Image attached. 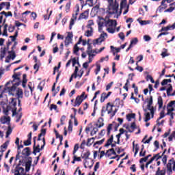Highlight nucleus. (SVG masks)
<instances>
[{"instance_id": "obj_1", "label": "nucleus", "mask_w": 175, "mask_h": 175, "mask_svg": "<svg viewBox=\"0 0 175 175\" xmlns=\"http://www.w3.org/2000/svg\"><path fill=\"white\" fill-rule=\"evenodd\" d=\"M20 82H15L13 81H9L5 83V88L8 90L9 94L14 96V93L16 92V90H17V87L20 85Z\"/></svg>"}, {"instance_id": "obj_2", "label": "nucleus", "mask_w": 175, "mask_h": 175, "mask_svg": "<svg viewBox=\"0 0 175 175\" xmlns=\"http://www.w3.org/2000/svg\"><path fill=\"white\" fill-rule=\"evenodd\" d=\"M108 2V13L109 14H116L118 12V2L117 0H107Z\"/></svg>"}, {"instance_id": "obj_3", "label": "nucleus", "mask_w": 175, "mask_h": 175, "mask_svg": "<svg viewBox=\"0 0 175 175\" xmlns=\"http://www.w3.org/2000/svg\"><path fill=\"white\" fill-rule=\"evenodd\" d=\"M113 107H114V105L111 104V103H107L106 107L103 106L101 109V117L105 116L104 113L107 111L108 114H112L113 113Z\"/></svg>"}, {"instance_id": "obj_4", "label": "nucleus", "mask_w": 175, "mask_h": 175, "mask_svg": "<svg viewBox=\"0 0 175 175\" xmlns=\"http://www.w3.org/2000/svg\"><path fill=\"white\" fill-rule=\"evenodd\" d=\"M152 96H150L148 102L147 109L148 110L150 111L151 118H154V114H155V110L154 109V107H152Z\"/></svg>"}, {"instance_id": "obj_5", "label": "nucleus", "mask_w": 175, "mask_h": 175, "mask_svg": "<svg viewBox=\"0 0 175 175\" xmlns=\"http://www.w3.org/2000/svg\"><path fill=\"white\" fill-rule=\"evenodd\" d=\"M21 166V160L19 161V163L16 166L14 175H24V167Z\"/></svg>"}, {"instance_id": "obj_6", "label": "nucleus", "mask_w": 175, "mask_h": 175, "mask_svg": "<svg viewBox=\"0 0 175 175\" xmlns=\"http://www.w3.org/2000/svg\"><path fill=\"white\" fill-rule=\"evenodd\" d=\"M105 36H107V33H101L100 38L93 40V45L96 46V44H100L102 42H105Z\"/></svg>"}, {"instance_id": "obj_7", "label": "nucleus", "mask_w": 175, "mask_h": 175, "mask_svg": "<svg viewBox=\"0 0 175 175\" xmlns=\"http://www.w3.org/2000/svg\"><path fill=\"white\" fill-rule=\"evenodd\" d=\"M87 98H88V95H85L83 98H81L80 97H79V96H77L73 104V107H76L80 106V105L83 103V100H84L85 99H87Z\"/></svg>"}, {"instance_id": "obj_8", "label": "nucleus", "mask_w": 175, "mask_h": 175, "mask_svg": "<svg viewBox=\"0 0 175 175\" xmlns=\"http://www.w3.org/2000/svg\"><path fill=\"white\" fill-rule=\"evenodd\" d=\"M174 164V159H171L169 160L166 167H167V172L168 174H172L173 173V170H172V165Z\"/></svg>"}, {"instance_id": "obj_9", "label": "nucleus", "mask_w": 175, "mask_h": 175, "mask_svg": "<svg viewBox=\"0 0 175 175\" xmlns=\"http://www.w3.org/2000/svg\"><path fill=\"white\" fill-rule=\"evenodd\" d=\"M98 25V31L100 32L102 31V28L105 24H106V20L101 16H98V21H97Z\"/></svg>"}, {"instance_id": "obj_10", "label": "nucleus", "mask_w": 175, "mask_h": 175, "mask_svg": "<svg viewBox=\"0 0 175 175\" xmlns=\"http://www.w3.org/2000/svg\"><path fill=\"white\" fill-rule=\"evenodd\" d=\"M86 53L89 55V57H94V56H95V55H94V53H97L96 51L92 50V46L91 45V44H88Z\"/></svg>"}, {"instance_id": "obj_11", "label": "nucleus", "mask_w": 175, "mask_h": 175, "mask_svg": "<svg viewBox=\"0 0 175 175\" xmlns=\"http://www.w3.org/2000/svg\"><path fill=\"white\" fill-rule=\"evenodd\" d=\"M89 13H90V10H85L84 12H82L80 14L78 20H85L87 18H88V16H89Z\"/></svg>"}, {"instance_id": "obj_12", "label": "nucleus", "mask_w": 175, "mask_h": 175, "mask_svg": "<svg viewBox=\"0 0 175 175\" xmlns=\"http://www.w3.org/2000/svg\"><path fill=\"white\" fill-rule=\"evenodd\" d=\"M19 76H21V72H17V73H14L12 75V81H15L16 83H19L21 84V79L19 78Z\"/></svg>"}, {"instance_id": "obj_13", "label": "nucleus", "mask_w": 175, "mask_h": 175, "mask_svg": "<svg viewBox=\"0 0 175 175\" xmlns=\"http://www.w3.org/2000/svg\"><path fill=\"white\" fill-rule=\"evenodd\" d=\"M32 165V157H28V161L25 163V172L31 170V165Z\"/></svg>"}, {"instance_id": "obj_14", "label": "nucleus", "mask_w": 175, "mask_h": 175, "mask_svg": "<svg viewBox=\"0 0 175 175\" xmlns=\"http://www.w3.org/2000/svg\"><path fill=\"white\" fill-rule=\"evenodd\" d=\"M27 137V140L24 141V146H31L32 144V132L28 134Z\"/></svg>"}, {"instance_id": "obj_15", "label": "nucleus", "mask_w": 175, "mask_h": 175, "mask_svg": "<svg viewBox=\"0 0 175 175\" xmlns=\"http://www.w3.org/2000/svg\"><path fill=\"white\" fill-rule=\"evenodd\" d=\"M98 3V0H86L85 3L84 5H82V6H85L86 5H88L90 8H92L94 5H96Z\"/></svg>"}, {"instance_id": "obj_16", "label": "nucleus", "mask_w": 175, "mask_h": 175, "mask_svg": "<svg viewBox=\"0 0 175 175\" xmlns=\"http://www.w3.org/2000/svg\"><path fill=\"white\" fill-rule=\"evenodd\" d=\"M113 25H117V21L109 19L108 21H105V26L106 27H113Z\"/></svg>"}, {"instance_id": "obj_17", "label": "nucleus", "mask_w": 175, "mask_h": 175, "mask_svg": "<svg viewBox=\"0 0 175 175\" xmlns=\"http://www.w3.org/2000/svg\"><path fill=\"white\" fill-rule=\"evenodd\" d=\"M148 110V109H144V111L145 112L144 116V121L145 122H148V121H150V120H151V117H150V112H148L147 111Z\"/></svg>"}, {"instance_id": "obj_18", "label": "nucleus", "mask_w": 175, "mask_h": 175, "mask_svg": "<svg viewBox=\"0 0 175 175\" xmlns=\"http://www.w3.org/2000/svg\"><path fill=\"white\" fill-rule=\"evenodd\" d=\"M10 105L11 109H17V98H11V101L10 102Z\"/></svg>"}, {"instance_id": "obj_19", "label": "nucleus", "mask_w": 175, "mask_h": 175, "mask_svg": "<svg viewBox=\"0 0 175 175\" xmlns=\"http://www.w3.org/2000/svg\"><path fill=\"white\" fill-rule=\"evenodd\" d=\"M170 29H175V22L173 23V25L163 27V31H164V32H167V31H170Z\"/></svg>"}, {"instance_id": "obj_20", "label": "nucleus", "mask_w": 175, "mask_h": 175, "mask_svg": "<svg viewBox=\"0 0 175 175\" xmlns=\"http://www.w3.org/2000/svg\"><path fill=\"white\" fill-rule=\"evenodd\" d=\"M37 152H40V145L38 144L36 146V144H33V154H34V155H36Z\"/></svg>"}, {"instance_id": "obj_21", "label": "nucleus", "mask_w": 175, "mask_h": 175, "mask_svg": "<svg viewBox=\"0 0 175 175\" xmlns=\"http://www.w3.org/2000/svg\"><path fill=\"white\" fill-rule=\"evenodd\" d=\"M23 155H25L26 157H29L31 155V148L27 147L23 149L22 151Z\"/></svg>"}, {"instance_id": "obj_22", "label": "nucleus", "mask_w": 175, "mask_h": 175, "mask_svg": "<svg viewBox=\"0 0 175 175\" xmlns=\"http://www.w3.org/2000/svg\"><path fill=\"white\" fill-rule=\"evenodd\" d=\"M139 144H137L135 145V141H134L133 142V151H135L134 157H136V155H137V152H139Z\"/></svg>"}, {"instance_id": "obj_23", "label": "nucleus", "mask_w": 175, "mask_h": 175, "mask_svg": "<svg viewBox=\"0 0 175 175\" xmlns=\"http://www.w3.org/2000/svg\"><path fill=\"white\" fill-rule=\"evenodd\" d=\"M23 89L18 88L17 90H16L17 97L15 98V99H20V98L23 99Z\"/></svg>"}, {"instance_id": "obj_24", "label": "nucleus", "mask_w": 175, "mask_h": 175, "mask_svg": "<svg viewBox=\"0 0 175 175\" xmlns=\"http://www.w3.org/2000/svg\"><path fill=\"white\" fill-rule=\"evenodd\" d=\"M155 175H166V169L161 170V167L157 168Z\"/></svg>"}, {"instance_id": "obj_25", "label": "nucleus", "mask_w": 175, "mask_h": 175, "mask_svg": "<svg viewBox=\"0 0 175 175\" xmlns=\"http://www.w3.org/2000/svg\"><path fill=\"white\" fill-rule=\"evenodd\" d=\"M103 118H99L98 120L97 123L95 124L97 128H102L103 125H105V123L103 122Z\"/></svg>"}, {"instance_id": "obj_26", "label": "nucleus", "mask_w": 175, "mask_h": 175, "mask_svg": "<svg viewBox=\"0 0 175 175\" xmlns=\"http://www.w3.org/2000/svg\"><path fill=\"white\" fill-rule=\"evenodd\" d=\"M27 83H28V79H27V74L23 75V81H22V86L23 88L27 87Z\"/></svg>"}, {"instance_id": "obj_27", "label": "nucleus", "mask_w": 175, "mask_h": 175, "mask_svg": "<svg viewBox=\"0 0 175 175\" xmlns=\"http://www.w3.org/2000/svg\"><path fill=\"white\" fill-rule=\"evenodd\" d=\"M114 140V136L111 135L109 137V139H107V143L105 144L104 147H109Z\"/></svg>"}, {"instance_id": "obj_28", "label": "nucleus", "mask_w": 175, "mask_h": 175, "mask_svg": "<svg viewBox=\"0 0 175 175\" xmlns=\"http://www.w3.org/2000/svg\"><path fill=\"white\" fill-rule=\"evenodd\" d=\"M157 104L159 105V109H162L163 107V98L162 96H159L157 98Z\"/></svg>"}, {"instance_id": "obj_29", "label": "nucleus", "mask_w": 175, "mask_h": 175, "mask_svg": "<svg viewBox=\"0 0 175 175\" xmlns=\"http://www.w3.org/2000/svg\"><path fill=\"white\" fill-rule=\"evenodd\" d=\"M8 54V59H14L16 58V52H14V51H9Z\"/></svg>"}, {"instance_id": "obj_30", "label": "nucleus", "mask_w": 175, "mask_h": 175, "mask_svg": "<svg viewBox=\"0 0 175 175\" xmlns=\"http://www.w3.org/2000/svg\"><path fill=\"white\" fill-rule=\"evenodd\" d=\"M161 158H162L161 153H157L156 154H154V156L150 159V160H152V162H154V161H158V159H161Z\"/></svg>"}, {"instance_id": "obj_31", "label": "nucleus", "mask_w": 175, "mask_h": 175, "mask_svg": "<svg viewBox=\"0 0 175 175\" xmlns=\"http://www.w3.org/2000/svg\"><path fill=\"white\" fill-rule=\"evenodd\" d=\"M108 96H107V94H106V92H103L101 94V96H100V101L101 103H103V102H105V100H106V99H107Z\"/></svg>"}, {"instance_id": "obj_32", "label": "nucleus", "mask_w": 175, "mask_h": 175, "mask_svg": "<svg viewBox=\"0 0 175 175\" xmlns=\"http://www.w3.org/2000/svg\"><path fill=\"white\" fill-rule=\"evenodd\" d=\"M90 155H91V152H90V150H88L87 152L83 154L81 157L83 159H85V161H87V159L90 158Z\"/></svg>"}, {"instance_id": "obj_33", "label": "nucleus", "mask_w": 175, "mask_h": 175, "mask_svg": "<svg viewBox=\"0 0 175 175\" xmlns=\"http://www.w3.org/2000/svg\"><path fill=\"white\" fill-rule=\"evenodd\" d=\"M72 5V1L70 0L68 1V3H66L65 9H66V13H69L70 11V6Z\"/></svg>"}, {"instance_id": "obj_34", "label": "nucleus", "mask_w": 175, "mask_h": 175, "mask_svg": "<svg viewBox=\"0 0 175 175\" xmlns=\"http://www.w3.org/2000/svg\"><path fill=\"white\" fill-rule=\"evenodd\" d=\"M94 166V161H91V165L88 164V161L87 160L84 162V167L85 169H87L88 167L89 169H91Z\"/></svg>"}, {"instance_id": "obj_35", "label": "nucleus", "mask_w": 175, "mask_h": 175, "mask_svg": "<svg viewBox=\"0 0 175 175\" xmlns=\"http://www.w3.org/2000/svg\"><path fill=\"white\" fill-rule=\"evenodd\" d=\"M163 51L161 54L162 58H165V57H169V55H170V53L167 52V49L163 48Z\"/></svg>"}, {"instance_id": "obj_36", "label": "nucleus", "mask_w": 175, "mask_h": 175, "mask_svg": "<svg viewBox=\"0 0 175 175\" xmlns=\"http://www.w3.org/2000/svg\"><path fill=\"white\" fill-rule=\"evenodd\" d=\"M167 8V5L166 4V0H162L161 5L159 7L160 10H165Z\"/></svg>"}, {"instance_id": "obj_37", "label": "nucleus", "mask_w": 175, "mask_h": 175, "mask_svg": "<svg viewBox=\"0 0 175 175\" xmlns=\"http://www.w3.org/2000/svg\"><path fill=\"white\" fill-rule=\"evenodd\" d=\"M12 109V107L7 105L6 108H3V111L5 114V116H9V111Z\"/></svg>"}, {"instance_id": "obj_38", "label": "nucleus", "mask_w": 175, "mask_h": 175, "mask_svg": "<svg viewBox=\"0 0 175 175\" xmlns=\"http://www.w3.org/2000/svg\"><path fill=\"white\" fill-rule=\"evenodd\" d=\"M1 124H6V122H10V117L4 116L3 118H1Z\"/></svg>"}, {"instance_id": "obj_39", "label": "nucleus", "mask_w": 175, "mask_h": 175, "mask_svg": "<svg viewBox=\"0 0 175 175\" xmlns=\"http://www.w3.org/2000/svg\"><path fill=\"white\" fill-rule=\"evenodd\" d=\"M126 120L128 121H131L132 118H135L136 117V114L135 113H129L126 116Z\"/></svg>"}, {"instance_id": "obj_40", "label": "nucleus", "mask_w": 175, "mask_h": 175, "mask_svg": "<svg viewBox=\"0 0 175 175\" xmlns=\"http://www.w3.org/2000/svg\"><path fill=\"white\" fill-rule=\"evenodd\" d=\"M92 32H94V30L92 27H90V30H87L85 33V36H87V38H90V36H92Z\"/></svg>"}, {"instance_id": "obj_41", "label": "nucleus", "mask_w": 175, "mask_h": 175, "mask_svg": "<svg viewBox=\"0 0 175 175\" xmlns=\"http://www.w3.org/2000/svg\"><path fill=\"white\" fill-rule=\"evenodd\" d=\"M169 88H167V96H172V94H170V92H172V91H173V86L172 85V84H169Z\"/></svg>"}, {"instance_id": "obj_42", "label": "nucleus", "mask_w": 175, "mask_h": 175, "mask_svg": "<svg viewBox=\"0 0 175 175\" xmlns=\"http://www.w3.org/2000/svg\"><path fill=\"white\" fill-rule=\"evenodd\" d=\"M1 58H5V55L6 54V47L1 48Z\"/></svg>"}, {"instance_id": "obj_43", "label": "nucleus", "mask_w": 175, "mask_h": 175, "mask_svg": "<svg viewBox=\"0 0 175 175\" xmlns=\"http://www.w3.org/2000/svg\"><path fill=\"white\" fill-rule=\"evenodd\" d=\"M138 42H139V40L137 39V38H135L131 40L130 45L133 46L137 44Z\"/></svg>"}, {"instance_id": "obj_44", "label": "nucleus", "mask_w": 175, "mask_h": 175, "mask_svg": "<svg viewBox=\"0 0 175 175\" xmlns=\"http://www.w3.org/2000/svg\"><path fill=\"white\" fill-rule=\"evenodd\" d=\"M146 151L144 150V145H142V148H141V151L139 152V157H146Z\"/></svg>"}, {"instance_id": "obj_45", "label": "nucleus", "mask_w": 175, "mask_h": 175, "mask_svg": "<svg viewBox=\"0 0 175 175\" xmlns=\"http://www.w3.org/2000/svg\"><path fill=\"white\" fill-rule=\"evenodd\" d=\"M98 128L99 127L96 126L93 128L92 131L90 133L91 136H94V135H96V133L99 131Z\"/></svg>"}, {"instance_id": "obj_46", "label": "nucleus", "mask_w": 175, "mask_h": 175, "mask_svg": "<svg viewBox=\"0 0 175 175\" xmlns=\"http://www.w3.org/2000/svg\"><path fill=\"white\" fill-rule=\"evenodd\" d=\"M126 8V0H122L120 2V9H124Z\"/></svg>"}, {"instance_id": "obj_47", "label": "nucleus", "mask_w": 175, "mask_h": 175, "mask_svg": "<svg viewBox=\"0 0 175 175\" xmlns=\"http://www.w3.org/2000/svg\"><path fill=\"white\" fill-rule=\"evenodd\" d=\"M70 42H72V39L68 38L67 37H66V40L64 41L66 47H68V46H69V44H70Z\"/></svg>"}, {"instance_id": "obj_48", "label": "nucleus", "mask_w": 175, "mask_h": 175, "mask_svg": "<svg viewBox=\"0 0 175 175\" xmlns=\"http://www.w3.org/2000/svg\"><path fill=\"white\" fill-rule=\"evenodd\" d=\"M173 139H175V131H173L168 137L169 142H173Z\"/></svg>"}, {"instance_id": "obj_49", "label": "nucleus", "mask_w": 175, "mask_h": 175, "mask_svg": "<svg viewBox=\"0 0 175 175\" xmlns=\"http://www.w3.org/2000/svg\"><path fill=\"white\" fill-rule=\"evenodd\" d=\"M165 111L163 110L160 112V116L157 118L158 121H161L162 118H165Z\"/></svg>"}, {"instance_id": "obj_50", "label": "nucleus", "mask_w": 175, "mask_h": 175, "mask_svg": "<svg viewBox=\"0 0 175 175\" xmlns=\"http://www.w3.org/2000/svg\"><path fill=\"white\" fill-rule=\"evenodd\" d=\"M148 80H150L151 83H155L154 78H152V77L150 75H148L146 76V81H148Z\"/></svg>"}, {"instance_id": "obj_51", "label": "nucleus", "mask_w": 175, "mask_h": 175, "mask_svg": "<svg viewBox=\"0 0 175 175\" xmlns=\"http://www.w3.org/2000/svg\"><path fill=\"white\" fill-rule=\"evenodd\" d=\"M78 44H76L75 46H74V50H73V53L75 54H77V53H79V50H80V48H79V46H77Z\"/></svg>"}, {"instance_id": "obj_52", "label": "nucleus", "mask_w": 175, "mask_h": 175, "mask_svg": "<svg viewBox=\"0 0 175 175\" xmlns=\"http://www.w3.org/2000/svg\"><path fill=\"white\" fill-rule=\"evenodd\" d=\"M16 29V27L13 26L12 25H10L9 27H8V31L12 33V32H14V30Z\"/></svg>"}, {"instance_id": "obj_53", "label": "nucleus", "mask_w": 175, "mask_h": 175, "mask_svg": "<svg viewBox=\"0 0 175 175\" xmlns=\"http://www.w3.org/2000/svg\"><path fill=\"white\" fill-rule=\"evenodd\" d=\"M78 150H79V144H76L74 146V150L72 152L73 155L76 154V152H77Z\"/></svg>"}, {"instance_id": "obj_54", "label": "nucleus", "mask_w": 175, "mask_h": 175, "mask_svg": "<svg viewBox=\"0 0 175 175\" xmlns=\"http://www.w3.org/2000/svg\"><path fill=\"white\" fill-rule=\"evenodd\" d=\"M167 112L165 114V116H168L169 114L173 113V111H174V108L169 109V107H167Z\"/></svg>"}, {"instance_id": "obj_55", "label": "nucleus", "mask_w": 175, "mask_h": 175, "mask_svg": "<svg viewBox=\"0 0 175 175\" xmlns=\"http://www.w3.org/2000/svg\"><path fill=\"white\" fill-rule=\"evenodd\" d=\"M12 133V128L10 126L8 127V131L5 133V137H9V135Z\"/></svg>"}, {"instance_id": "obj_56", "label": "nucleus", "mask_w": 175, "mask_h": 175, "mask_svg": "<svg viewBox=\"0 0 175 175\" xmlns=\"http://www.w3.org/2000/svg\"><path fill=\"white\" fill-rule=\"evenodd\" d=\"M103 143H105V138L102 139L100 141L96 142L94 146H96V144H98V146H100L101 144H103Z\"/></svg>"}, {"instance_id": "obj_57", "label": "nucleus", "mask_w": 175, "mask_h": 175, "mask_svg": "<svg viewBox=\"0 0 175 175\" xmlns=\"http://www.w3.org/2000/svg\"><path fill=\"white\" fill-rule=\"evenodd\" d=\"M75 21H76V20L71 18L70 21V25H69V29H72V27H73V25H75Z\"/></svg>"}, {"instance_id": "obj_58", "label": "nucleus", "mask_w": 175, "mask_h": 175, "mask_svg": "<svg viewBox=\"0 0 175 175\" xmlns=\"http://www.w3.org/2000/svg\"><path fill=\"white\" fill-rule=\"evenodd\" d=\"M68 131L69 132H72L73 131V125H72V120H69V124H68Z\"/></svg>"}, {"instance_id": "obj_59", "label": "nucleus", "mask_w": 175, "mask_h": 175, "mask_svg": "<svg viewBox=\"0 0 175 175\" xmlns=\"http://www.w3.org/2000/svg\"><path fill=\"white\" fill-rule=\"evenodd\" d=\"M79 72V67L75 66V70L74 71V73L72 74L73 75H75V79H77V73Z\"/></svg>"}, {"instance_id": "obj_60", "label": "nucleus", "mask_w": 175, "mask_h": 175, "mask_svg": "<svg viewBox=\"0 0 175 175\" xmlns=\"http://www.w3.org/2000/svg\"><path fill=\"white\" fill-rule=\"evenodd\" d=\"M100 72V64H97L96 65V68L95 70V74L98 75Z\"/></svg>"}, {"instance_id": "obj_61", "label": "nucleus", "mask_w": 175, "mask_h": 175, "mask_svg": "<svg viewBox=\"0 0 175 175\" xmlns=\"http://www.w3.org/2000/svg\"><path fill=\"white\" fill-rule=\"evenodd\" d=\"M119 38L121 39V40H125V35L123 32H120L118 33Z\"/></svg>"}, {"instance_id": "obj_62", "label": "nucleus", "mask_w": 175, "mask_h": 175, "mask_svg": "<svg viewBox=\"0 0 175 175\" xmlns=\"http://www.w3.org/2000/svg\"><path fill=\"white\" fill-rule=\"evenodd\" d=\"M162 162L164 165H166V163H167V156L166 155L163 156Z\"/></svg>"}, {"instance_id": "obj_63", "label": "nucleus", "mask_w": 175, "mask_h": 175, "mask_svg": "<svg viewBox=\"0 0 175 175\" xmlns=\"http://www.w3.org/2000/svg\"><path fill=\"white\" fill-rule=\"evenodd\" d=\"M8 146H9V142H5L3 145L1 146V150L2 148H4L5 150H6V148H8Z\"/></svg>"}, {"instance_id": "obj_64", "label": "nucleus", "mask_w": 175, "mask_h": 175, "mask_svg": "<svg viewBox=\"0 0 175 175\" xmlns=\"http://www.w3.org/2000/svg\"><path fill=\"white\" fill-rule=\"evenodd\" d=\"M174 105H175V100H172L167 104V107H173Z\"/></svg>"}]
</instances>
